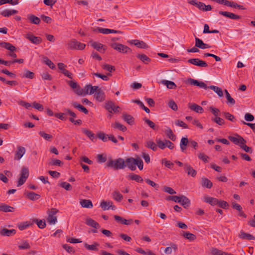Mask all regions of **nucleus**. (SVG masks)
<instances>
[{
  "label": "nucleus",
  "mask_w": 255,
  "mask_h": 255,
  "mask_svg": "<svg viewBox=\"0 0 255 255\" xmlns=\"http://www.w3.org/2000/svg\"><path fill=\"white\" fill-rule=\"evenodd\" d=\"M34 76V73L33 72L30 71L27 69L24 70V73L22 76V78L33 79Z\"/></svg>",
  "instance_id": "nucleus-45"
},
{
  "label": "nucleus",
  "mask_w": 255,
  "mask_h": 255,
  "mask_svg": "<svg viewBox=\"0 0 255 255\" xmlns=\"http://www.w3.org/2000/svg\"><path fill=\"white\" fill-rule=\"evenodd\" d=\"M170 247H166L164 250V253L166 254H171L172 249L175 252L177 250V245L174 243H170Z\"/></svg>",
  "instance_id": "nucleus-33"
},
{
  "label": "nucleus",
  "mask_w": 255,
  "mask_h": 255,
  "mask_svg": "<svg viewBox=\"0 0 255 255\" xmlns=\"http://www.w3.org/2000/svg\"><path fill=\"white\" fill-rule=\"evenodd\" d=\"M143 121L150 128H151L153 130H158V126H156L153 122L150 121V120L144 118Z\"/></svg>",
  "instance_id": "nucleus-41"
},
{
  "label": "nucleus",
  "mask_w": 255,
  "mask_h": 255,
  "mask_svg": "<svg viewBox=\"0 0 255 255\" xmlns=\"http://www.w3.org/2000/svg\"><path fill=\"white\" fill-rule=\"evenodd\" d=\"M110 46L114 49L116 50L121 53H128L131 52V49L129 47L122 44L116 42H112L110 44Z\"/></svg>",
  "instance_id": "nucleus-3"
},
{
  "label": "nucleus",
  "mask_w": 255,
  "mask_h": 255,
  "mask_svg": "<svg viewBox=\"0 0 255 255\" xmlns=\"http://www.w3.org/2000/svg\"><path fill=\"white\" fill-rule=\"evenodd\" d=\"M209 88L213 90L219 97H221L223 96V91L221 88L214 85L209 86Z\"/></svg>",
  "instance_id": "nucleus-43"
},
{
  "label": "nucleus",
  "mask_w": 255,
  "mask_h": 255,
  "mask_svg": "<svg viewBox=\"0 0 255 255\" xmlns=\"http://www.w3.org/2000/svg\"><path fill=\"white\" fill-rule=\"evenodd\" d=\"M182 236L190 241H193L196 239V236L195 235L188 232H184Z\"/></svg>",
  "instance_id": "nucleus-39"
},
{
  "label": "nucleus",
  "mask_w": 255,
  "mask_h": 255,
  "mask_svg": "<svg viewBox=\"0 0 255 255\" xmlns=\"http://www.w3.org/2000/svg\"><path fill=\"white\" fill-rule=\"evenodd\" d=\"M73 90L77 95L79 96H84V89L81 88L79 85H78L76 88H75Z\"/></svg>",
  "instance_id": "nucleus-58"
},
{
  "label": "nucleus",
  "mask_w": 255,
  "mask_h": 255,
  "mask_svg": "<svg viewBox=\"0 0 255 255\" xmlns=\"http://www.w3.org/2000/svg\"><path fill=\"white\" fill-rule=\"evenodd\" d=\"M18 248L19 250H25V249H29L30 248V246L27 241H22L21 244L18 245Z\"/></svg>",
  "instance_id": "nucleus-51"
},
{
  "label": "nucleus",
  "mask_w": 255,
  "mask_h": 255,
  "mask_svg": "<svg viewBox=\"0 0 255 255\" xmlns=\"http://www.w3.org/2000/svg\"><path fill=\"white\" fill-rule=\"evenodd\" d=\"M29 176V171L27 167H23L21 168L20 177L19 178L17 181V186L19 187L23 185Z\"/></svg>",
  "instance_id": "nucleus-4"
},
{
  "label": "nucleus",
  "mask_w": 255,
  "mask_h": 255,
  "mask_svg": "<svg viewBox=\"0 0 255 255\" xmlns=\"http://www.w3.org/2000/svg\"><path fill=\"white\" fill-rule=\"evenodd\" d=\"M228 138L236 145H241L246 143V141L244 138L240 135L236 134L235 136H229Z\"/></svg>",
  "instance_id": "nucleus-9"
},
{
  "label": "nucleus",
  "mask_w": 255,
  "mask_h": 255,
  "mask_svg": "<svg viewBox=\"0 0 255 255\" xmlns=\"http://www.w3.org/2000/svg\"><path fill=\"white\" fill-rule=\"evenodd\" d=\"M195 47L204 49L210 48V46L204 43L201 39L195 37Z\"/></svg>",
  "instance_id": "nucleus-22"
},
{
  "label": "nucleus",
  "mask_w": 255,
  "mask_h": 255,
  "mask_svg": "<svg viewBox=\"0 0 255 255\" xmlns=\"http://www.w3.org/2000/svg\"><path fill=\"white\" fill-rule=\"evenodd\" d=\"M186 84H190V85H194L198 86L200 88H204L205 89H207L208 87H207V85L202 81H199L197 80L192 79V78H188L186 81Z\"/></svg>",
  "instance_id": "nucleus-8"
},
{
  "label": "nucleus",
  "mask_w": 255,
  "mask_h": 255,
  "mask_svg": "<svg viewBox=\"0 0 255 255\" xmlns=\"http://www.w3.org/2000/svg\"><path fill=\"white\" fill-rule=\"evenodd\" d=\"M0 45L4 47L5 49L9 50V52H8L7 54L8 56L13 58H16L17 57L16 54L14 52L16 49V48L11 44L8 42H2L0 43Z\"/></svg>",
  "instance_id": "nucleus-7"
},
{
  "label": "nucleus",
  "mask_w": 255,
  "mask_h": 255,
  "mask_svg": "<svg viewBox=\"0 0 255 255\" xmlns=\"http://www.w3.org/2000/svg\"><path fill=\"white\" fill-rule=\"evenodd\" d=\"M162 163L168 168H172L174 165L173 163L167 160L165 158L162 159Z\"/></svg>",
  "instance_id": "nucleus-64"
},
{
  "label": "nucleus",
  "mask_w": 255,
  "mask_h": 255,
  "mask_svg": "<svg viewBox=\"0 0 255 255\" xmlns=\"http://www.w3.org/2000/svg\"><path fill=\"white\" fill-rule=\"evenodd\" d=\"M188 107L191 110L197 113H203L204 110L202 107L195 104V103H189Z\"/></svg>",
  "instance_id": "nucleus-20"
},
{
  "label": "nucleus",
  "mask_w": 255,
  "mask_h": 255,
  "mask_svg": "<svg viewBox=\"0 0 255 255\" xmlns=\"http://www.w3.org/2000/svg\"><path fill=\"white\" fill-rule=\"evenodd\" d=\"M225 93L226 94V97L227 100V104H230L232 106L235 105V100L233 98H232L228 91L227 90H225Z\"/></svg>",
  "instance_id": "nucleus-42"
},
{
  "label": "nucleus",
  "mask_w": 255,
  "mask_h": 255,
  "mask_svg": "<svg viewBox=\"0 0 255 255\" xmlns=\"http://www.w3.org/2000/svg\"><path fill=\"white\" fill-rule=\"evenodd\" d=\"M92 74L99 78H101L104 81H108L109 80L108 76H111L112 75L110 73L107 74V75H103L98 73H93Z\"/></svg>",
  "instance_id": "nucleus-55"
},
{
  "label": "nucleus",
  "mask_w": 255,
  "mask_h": 255,
  "mask_svg": "<svg viewBox=\"0 0 255 255\" xmlns=\"http://www.w3.org/2000/svg\"><path fill=\"white\" fill-rule=\"evenodd\" d=\"M94 97L99 102H103L105 99V94L104 91L98 86V88L95 91Z\"/></svg>",
  "instance_id": "nucleus-11"
},
{
  "label": "nucleus",
  "mask_w": 255,
  "mask_h": 255,
  "mask_svg": "<svg viewBox=\"0 0 255 255\" xmlns=\"http://www.w3.org/2000/svg\"><path fill=\"white\" fill-rule=\"evenodd\" d=\"M27 18L31 23L35 24H38L40 22V18L33 14L28 15Z\"/></svg>",
  "instance_id": "nucleus-38"
},
{
  "label": "nucleus",
  "mask_w": 255,
  "mask_h": 255,
  "mask_svg": "<svg viewBox=\"0 0 255 255\" xmlns=\"http://www.w3.org/2000/svg\"><path fill=\"white\" fill-rule=\"evenodd\" d=\"M25 148L23 146H17V151L14 155L15 160H19L25 153Z\"/></svg>",
  "instance_id": "nucleus-17"
},
{
  "label": "nucleus",
  "mask_w": 255,
  "mask_h": 255,
  "mask_svg": "<svg viewBox=\"0 0 255 255\" xmlns=\"http://www.w3.org/2000/svg\"><path fill=\"white\" fill-rule=\"evenodd\" d=\"M161 83L166 85L167 87L170 89H175L177 87L176 85L172 81L164 80L161 81Z\"/></svg>",
  "instance_id": "nucleus-36"
},
{
  "label": "nucleus",
  "mask_w": 255,
  "mask_h": 255,
  "mask_svg": "<svg viewBox=\"0 0 255 255\" xmlns=\"http://www.w3.org/2000/svg\"><path fill=\"white\" fill-rule=\"evenodd\" d=\"M145 146L147 148H150L153 151H156L157 149V145L151 140H147L145 143Z\"/></svg>",
  "instance_id": "nucleus-37"
},
{
  "label": "nucleus",
  "mask_w": 255,
  "mask_h": 255,
  "mask_svg": "<svg viewBox=\"0 0 255 255\" xmlns=\"http://www.w3.org/2000/svg\"><path fill=\"white\" fill-rule=\"evenodd\" d=\"M222 114H223V115L224 116L225 118L226 119L232 122H234L236 121V118L235 116L232 115L231 114L229 113V112H223L222 113Z\"/></svg>",
  "instance_id": "nucleus-47"
},
{
  "label": "nucleus",
  "mask_w": 255,
  "mask_h": 255,
  "mask_svg": "<svg viewBox=\"0 0 255 255\" xmlns=\"http://www.w3.org/2000/svg\"><path fill=\"white\" fill-rule=\"evenodd\" d=\"M58 212V210L55 208H52L51 210L48 211L47 221L50 224L53 225L57 222V219L55 215Z\"/></svg>",
  "instance_id": "nucleus-5"
},
{
  "label": "nucleus",
  "mask_w": 255,
  "mask_h": 255,
  "mask_svg": "<svg viewBox=\"0 0 255 255\" xmlns=\"http://www.w3.org/2000/svg\"><path fill=\"white\" fill-rule=\"evenodd\" d=\"M43 62L48 65L51 69L55 68V66L54 63L49 59L47 57H44L43 58Z\"/></svg>",
  "instance_id": "nucleus-50"
},
{
  "label": "nucleus",
  "mask_w": 255,
  "mask_h": 255,
  "mask_svg": "<svg viewBox=\"0 0 255 255\" xmlns=\"http://www.w3.org/2000/svg\"><path fill=\"white\" fill-rule=\"evenodd\" d=\"M80 203L82 207L91 208L93 207V204L91 200L83 199L80 201Z\"/></svg>",
  "instance_id": "nucleus-34"
},
{
  "label": "nucleus",
  "mask_w": 255,
  "mask_h": 255,
  "mask_svg": "<svg viewBox=\"0 0 255 255\" xmlns=\"http://www.w3.org/2000/svg\"><path fill=\"white\" fill-rule=\"evenodd\" d=\"M184 169L188 175H191L193 177L196 176L197 174L196 171L189 164L185 163L184 164Z\"/></svg>",
  "instance_id": "nucleus-14"
},
{
  "label": "nucleus",
  "mask_w": 255,
  "mask_h": 255,
  "mask_svg": "<svg viewBox=\"0 0 255 255\" xmlns=\"http://www.w3.org/2000/svg\"><path fill=\"white\" fill-rule=\"evenodd\" d=\"M201 182L202 186L204 187L210 189L213 186L212 182L207 178L202 177Z\"/></svg>",
  "instance_id": "nucleus-27"
},
{
  "label": "nucleus",
  "mask_w": 255,
  "mask_h": 255,
  "mask_svg": "<svg viewBox=\"0 0 255 255\" xmlns=\"http://www.w3.org/2000/svg\"><path fill=\"white\" fill-rule=\"evenodd\" d=\"M129 43L130 44H134L136 47L139 48L147 49L148 48V46L146 43H145L143 41H140L139 40H132L130 41H129Z\"/></svg>",
  "instance_id": "nucleus-16"
},
{
  "label": "nucleus",
  "mask_w": 255,
  "mask_h": 255,
  "mask_svg": "<svg viewBox=\"0 0 255 255\" xmlns=\"http://www.w3.org/2000/svg\"><path fill=\"white\" fill-rule=\"evenodd\" d=\"M126 167L131 171H134L136 169V165L139 170H142L143 167V162L142 160L138 156L136 158L128 157L125 160Z\"/></svg>",
  "instance_id": "nucleus-1"
},
{
  "label": "nucleus",
  "mask_w": 255,
  "mask_h": 255,
  "mask_svg": "<svg viewBox=\"0 0 255 255\" xmlns=\"http://www.w3.org/2000/svg\"><path fill=\"white\" fill-rule=\"evenodd\" d=\"M112 127L115 128H118L122 131H125L127 128L119 122H115V124L112 125Z\"/></svg>",
  "instance_id": "nucleus-46"
},
{
  "label": "nucleus",
  "mask_w": 255,
  "mask_h": 255,
  "mask_svg": "<svg viewBox=\"0 0 255 255\" xmlns=\"http://www.w3.org/2000/svg\"><path fill=\"white\" fill-rule=\"evenodd\" d=\"M25 37L35 44H39L42 42L41 37L35 36L31 33L26 34Z\"/></svg>",
  "instance_id": "nucleus-12"
},
{
  "label": "nucleus",
  "mask_w": 255,
  "mask_h": 255,
  "mask_svg": "<svg viewBox=\"0 0 255 255\" xmlns=\"http://www.w3.org/2000/svg\"><path fill=\"white\" fill-rule=\"evenodd\" d=\"M16 234V230L14 229L8 230L6 228H3L0 231V235L2 236L10 237Z\"/></svg>",
  "instance_id": "nucleus-18"
},
{
  "label": "nucleus",
  "mask_w": 255,
  "mask_h": 255,
  "mask_svg": "<svg viewBox=\"0 0 255 255\" xmlns=\"http://www.w3.org/2000/svg\"><path fill=\"white\" fill-rule=\"evenodd\" d=\"M100 206L103 210H109L110 208H111L112 210L116 209L115 206L113 205L112 201H103L101 203Z\"/></svg>",
  "instance_id": "nucleus-19"
},
{
  "label": "nucleus",
  "mask_w": 255,
  "mask_h": 255,
  "mask_svg": "<svg viewBox=\"0 0 255 255\" xmlns=\"http://www.w3.org/2000/svg\"><path fill=\"white\" fill-rule=\"evenodd\" d=\"M123 119L130 125H133L134 123V118L130 115L124 114L122 116Z\"/></svg>",
  "instance_id": "nucleus-29"
},
{
  "label": "nucleus",
  "mask_w": 255,
  "mask_h": 255,
  "mask_svg": "<svg viewBox=\"0 0 255 255\" xmlns=\"http://www.w3.org/2000/svg\"><path fill=\"white\" fill-rule=\"evenodd\" d=\"M85 223L88 226H91L95 229H99L100 227L99 223L91 218L86 219Z\"/></svg>",
  "instance_id": "nucleus-25"
},
{
  "label": "nucleus",
  "mask_w": 255,
  "mask_h": 255,
  "mask_svg": "<svg viewBox=\"0 0 255 255\" xmlns=\"http://www.w3.org/2000/svg\"><path fill=\"white\" fill-rule=\"evenodd\" d=\"M226 252H222L216 248L213 249L211 251L212 255H225Z\"/></svg>",
  "instance_id": "nucleus-63"
},
{
  "label": "nucleus",
  "mask_w": 255,
  "mask_h": 255,
  "mask_svg": "<svg viewBox=\"0 0 255 255\" xmlns=\"http://www.w3.org/2000/svg\"><path fill=\"white\" fill-rule=\"evenodd\" d=\"M26 197L30 200L35 201L40 198V196L33 192H27L25 193Z\"/></svg>",
  "instance_id": "nucleus-28"
},
{
  "label": "nucleus",
  "mask_w": 255,
  "mask_h": 255,
  "mask_svg": "<svg viewBox=\"0 0 255 255\" xmlns=\"http://www.w3.org/2000/svg\"><path fill=\"white\" fill-rule=\"evenodd\" d=\"M14 208L10 206L5 204H1L0 205V211L3 212H13Z\"/></svg>",
  "instance_id": "nucleus-26"
},
{
  "label": "nucleus",
  "mask_w": 255,
  "mask_h": 255,
  "mask_svg": "<svg viewBox=\"0 0 255 255\" xmlns=\"http://www.w3.org/2000/svg\"><path fill=\"white\" fill-rule=\"evenodd\" d=\"M114 105V103L112 101H108L105 103V108L109 112H111V110H112Z\"/></svg>",
  "instance_id": "nucleus-56"
},
{
  "label": "nucleus",
  "mask_w": 255,
  "mask_h": 255,
  "mask_svg": "<svg viewBox=\"0 0 255 255\" xmlns=\"http://www.w3.org/2000/svg\"><path fill=\"white\" fill-rule=\"evenodd\" d=\"M204 201L212 206L217 205L219 203V200L217 198L209 196L204 197Z\"/></svg>",
  "instance_id": "nucleus-30"
},
{
  "label": "nucleus",
  "mask_w": 255,
  "mask_h": 255,
  "mask_svg": "<svg viewBox=\"0 0 255 255\" xmlns=\"http://www.w3.org/2000/svg\"><path fill=\"white\" fill-rule=\"evenodd\" d=\"M83 132L87 136H88L92 141H94V139L95 138V135L92 131L87 129H83Z\"/></svg>",
  "instance_id": "nucleus-54"
},
{
  "label": "nucleus",
  "mask_w": 255,
  "mask_h": 255,
  "mask_svg": "<svg viewBox=\"0 0 255 255\" xmlns=\"http://www.w3.org/2000/svg\"><path fill=\"white\" fill-rule=\"evenodd\" d=\"M113 198L117 201L120 202L122 200L123 197L119 191H115L113 193Z\"/></svg>",
  "instance_id": "nucleus-48"
},
{
  "label": "nucleus",
  "mask_w": 255,
  "mask_h": 255,
  "mask_svg": "<svg viewBox=\"0 0 255 255\" xmlns=\"http://www.w3.org/2000/svg\"><path fill=\"white\" fill-rule=\"evenodd\" d=\"M59 186L63 188L67 191H70L72 189L71 185L66 182H62L61 183L59 184Z\"/></svg>",
  "instance_id": "nucleus-53"
},
{
  "label": "nucleus",
  "mask_w": 255,
  "mask_h": 255,
  "mask_svg": "<svg viewBox=\"0 0 255 255\" xmlns=\"http://www.w3.org/2000/svg\"><path fill=\"white\" fill-rule=\"evenodd\" d=\"M38 133L44 139L48 141L50 140L52 138V136L51 135L46 133L43 131H40Z\"/></svg>",
  "instance_id": "nucleus-52"
},
{
  "label": "nucleus",
  "mask_w": 255,
  "mask_h": 255,
  "mask_svg": "<svg viewBox=\"0 0 255 255\" xmlns=\"http://www.w3.org/2000/svg\"><path fill=\"white\" fill-rule=\"evenodd\" d=\"M128 178L132 180H134L137 182H143V179L142 177L137 174L134 173H131L128 175Z\"/></svg>",
  "instance_id": "nucleus-40"
},
{
  "label": "nucleus",
  "mask_w": 255,
  "mask_h": 255,
  "mask_svg": "<svg viewBox=\"0 0 255 255\" xmlns=\"http://www.w3.org/2000/svg\"><path fill=\"white\" fill-rule=\"evenodd\" d=\"M239 237L243 240H255V238L254 236L250 234L246 233L243 231H241L239 235Z\"/></svg>",
  "instance_id": "nucleus-24"
},
{
  "label": "nucleus",
  "mask_w": 255,
  "mask_h": 255,
  "mask_svg": "<svg viewBox=\"0 0 255 255\" xmlns=\"http://www.w3.org/2000/svg\"><path fill=\"white\" fill-rule=\"evenodd\" d=\"M209 110L216 117L220 116V111L219 109L211 106L209 107Z\"/></svg>",
  "instance_id": "nucleus-60"
},
{
  "label": "nucleus",
  "mask_w": 255,
  "mask_h": 255,
  "mask_svg": "<svg viewBox=\"0 0 255 255\" xmlns=\"http://www.w3.org/2000/svg\"><path fill=\"white\" fill-rule=\"evenodd\" d=\"M136 57L145 64L148 63V62H149L151 61V59L144 54H137Z\"/></svg>",
  "instance_id": "nucleus-44"
},
{
  "label": "nucleus",
  "mask_w": 255,
  "mask_h": 255,
  "mask_svg": "<svg viewBox=\"0 0 255 255\" xmlns=\"http://www.w3.org/2000/svg\"><path fill=\"white\" fill-rule=\"evenodd\" d=\"M212 121L220 126H222L225 123L224 119L221 118L219 116L214 118H212Z\"/></svg>",
  "instance_id": "nucleus-57"
},
{
  "label": "nucleus",
  "mask_w": 255,
  "mask_h": 255,
  "mask_svg": "<svg viewBox=\"0 0 255 255\" xmlns=\"http://www.w3.org/2000/svg\"><path fill=\"white\" fill-rule=\"evenodd\" d=\"M157 143V147L161 149H164L166 147V142H164L160 139H156V140Z\"/></svg>",
  "instance_id": "nucleus-62"
},
{
  "label": "nucleus",
  "mask_w": 255,
  "mask_h": 255,
  "mask_svg": "<svg viewBox=\"0 0 255 255\" xmlns=\"http://www.w3.org/2000/svg\"><path fill=\"white\" fill-rule=\"evenodd\" d=\"M165 132L167 137L169 139L172 141H175L176 140V136L170 128L167 127V129L165 130Z\"/></svg>",
  "instance_id": "nucleus-35"
},
{
  "label": "nucleus",
  "mask_w": 255,
  "mask_h": 255,
  "mask_svg": "<svg viewBox=\"0 0 255 255\" xmlns=\"http://www.w3.org/2000/svg\"><path fill=\"white\" fill-rule=\"evenodd\" d=\"M71 105L76 109H78L80 111L83 112L85 114H88V110L81 105L77 103L76 102H72Z\"/></svg>",
  "instance_id": "nucleus-31"
},
{
  "label": "nucleus",
  "mask_w": 255,
  "mask_h": 255,
  "mask_svg": "<svg viewBox=\"0 0 255 255\" xmlns=\"http://www.w3.org/2000/svg\"><path fill=\"white\" fill-rule=\"evenodd\" d=\"M114 218L117 222L124 225H129L133 223L132 219L127 220L118 215H115Z\"/></svg>",
  "instance_id": "nucleus-13"
},
{
  "label": "nucleus",
  "mask_w": 255,
  "mask_h": 255,
  "mask_svg": "<svg viewBox=\"0 0 255 255\" xmlns=\"http://www.w3.org/2000/svg\"><path fill=\"white\" fill-rule=\"evenodd\" d=\"M188 62L201 67H206L208 66V64L205 61L198 58L189 59L188 60Z\"/></svg>",
  "instance_id": "nucleus-10"
},
{
  "label": "nucleus",
  "mask_w": 255,
  "mask_h": 255,
  "mask_svg": "<svg viewBox=\"0 0 255 255\" xmlns=\"http://www.w3.org/2000/svg\"><path fill=\"white\" fill-rule=\"evenodd\" d=\"M49 165L51 166H61L63 163L59 159H52L48 163Z\"/></svg>",
  "instance_id": "nucleus-49"
},
{
  "label": "nucleus",
  "mask_w": 255,
  "mask_h": 255,
  "mask_svg": "<svg viewBox=\"0 0 255 255\" xmlns=\"http://www.w3.org/2000/svg\"><path fill=\"white\" fill-rule=\"evenodd\" d=\"M34 222L36 223L38 226V227L40 229H43L46 226V223L45 221H42L41 220H38V219H35Z\"/></svg>",
  "instance_id": "nucleus-61"
},
{
  "label": "nucleus",
  "mask_w": 255,
  "mask_h": 255,
  "mask_svg": "<svg viewBox=\"0 0 255 255\" xmlns=\"http://www.w3.org/2000/svg\"><path fill=\"white\" fill-rule=\"evenodd\" d=\"M91 46L97 50L103 53H104L106 49V46L105 45L96 42H92Z\"/></svg>",
  "instance_id": "nucleus-23"
},
{
  "label": "nucleus",
  "mask_w": 255,
  "mask_h": 255,
  "mask_svg": "<svg viewBox=\"0 0 255 255\" xmlns=\"http://www.w3.org/2000/svg\"><path fill=\"white\" fill-rule=\"evenodd\" d=\"M179 203H180L185 209L188 208L191 204L190 200L184 195L181 196V198Z\"/></svg>",
  "instance_id": "nucleus-21"
},
{
  "label": "nucleus",
  "mask_w": 255,
  "mask_h": 255,
  "mask_svg": "<svg viewBox=\"0 0 255 255\" xmlns=\"http://www.w3.org/2000/svg\"><path fill=\"white\" fill-rule=\"evenodd\" d=\"M106 164L108 167L115 170L123 169L126 167L125 160L122 158H119L115 160L110 159Z\"/></svg>",
  "instance_id": "nucleus-2"
},
{
  "label": "nucleus",
  "mask_w": 255,
  "mask_h": 255,
  "mask_svg": "<svg viewBox=\"0 0 255 255\" xmlns=\"http://www.w3.org/2000/svg\"><path fill=\"white\" fill-rule=\"evenodd\" d=\"M98 88V86H93L91 84L85 86L84 88V96L87 94L92 95L94 93L95 90Z\"/></svg>",
  "instance_id": "nucleus-15"
},
{
  "label": "nucleus",
  "mask_w": 255,
  "mask_h": 255,
  "mask_svg": "<svg viewBox=\"0 0 255 255\" xmlns=\"http://www.w3.org/2000/svg\"><path fill=\"white\" fill-rule=\"evenodd\" d=\"M68 46L69 48L71 49L83 50L85 48L86 45L75 39H72L69 42Z\"/></svg>",
  "instance_id": "nucleus-6"
},
{
  "label": "nucleus",
  "mask_w": 255,
  "mask_h": 255,
  "mask_svg": "<svg viewBox=\"0 0 255 255\" xmlns=\"http://www.w3.org/2000/svg\"><path fill=\"white\" fill-rule=\"evenodd\" d=\"M103 69L109 71L110 72H112L115 71V67L114 66H112L109 64H105L102 66Z\"/></svg>",
  "instance_id": "nucleus-59"
},
{
  "label": "nucleus",
  "mask_w": 255,
  "mask_h": 255,
  "mask_svg": "<svg viewBox=\"0 0 255 255\" xmlns=\"http://www.w3.org/2000/svg\"><path fill=\"white\" fill-rule=\"evenodd\" d=\"M99 246V244H98L97 242H94L93 244L92 245H89L87 243H85L84 244V247L86 249L90 251H98V249L97 248Z\"/></svg>",
  "instance_id": "nucleus-32"
}]
</instances>
